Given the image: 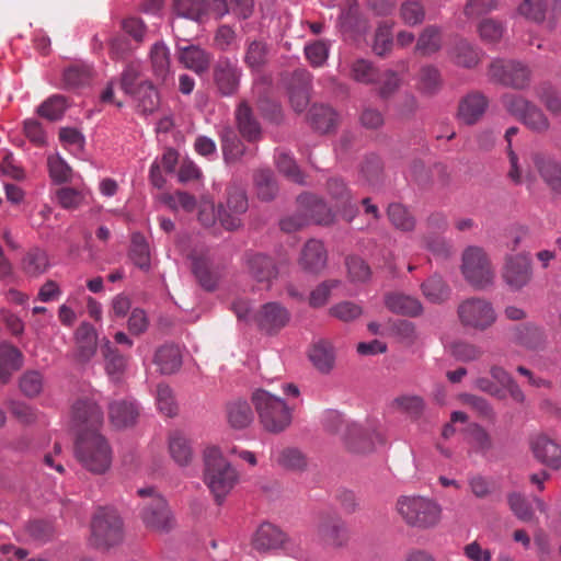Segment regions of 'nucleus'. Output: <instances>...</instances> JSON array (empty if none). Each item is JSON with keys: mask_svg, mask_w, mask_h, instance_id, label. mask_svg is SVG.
<instances>
[{"mask_svg": "<svg viewBox=\"0 0 561 561\" xmlns=\"http://www.w3.org/2000/svg\"><path fill=\"white\" fill-rule=\"evenodd\" d=\"M204 482L220 505L239 482V472L217 447L204 453Z\"/></svg>", "mask_w": 561, "mask_h": 561, "instance_id": "1", "label": "nucleus"}, {"mask_svg": "<svg viewBox=\"0 0 561 561\" xmlns=\"http://www.w3.org/2000/svg\"><path fill=\"white\" fill-rule=\"evenodd\" d=\"M75 456L79 463L93 474H104L112 465V449L98 431L79 434Z\"/></svg>", "mask_w": 561, "mask_h": 561, "instance_id": "2", "label": "nucleus"}, {"mask_svg": "<svg viewBox=\"0 0 561 561\" xmlns=\"http://www.w3.org/2000/svg\"><path fill=\"white\" fill-rule=\"evenodd\" d=\"M252 403L262 427L270 433L284 432L293 421V409L279 397L264 389L252 393Z\"/></svg>", "mask_w": 561, "mask_h": 561, "instance_id": "3", "label": "nucleus"}, {"mask_svg": "<svg viewBox=\"0 0 561 561\" xmlns=\"http://www.w3.org/2000/svg\"><path fill=\"white\" fill-rule=\"evenodd\" d=\"M90 543L98 549H111L124 540V523L116 510L99 507L90 523Z\"/></svg>", "mask_w": 561, "mask_h": 561, "instance_id": "4", "label": "nucleus"}, {"mask_svg": "<svg viewBox=\"0 0 561 561\" xmlns=\"http://www.w3.org/2000/svg\"><path fill=\"white\" fill-rule=\"evenodd\" d=\"M397 511L408 525L421 528L432 527L440 518L439 505L423 496H400Z\"/></svg>", "mask_w": 561, "mask_h": 561, "instance_id": "5", "label": "nucleus"}, {"mask_svg": "<svg viewBox=\"0 0 561 561\" xmlns=\"http://www.w3.org/2000/svg\"><path fill=\"white\" fill-rule=\"evenodd\" d=\"M457 317L463 328L479 332L490 329L497 319L492 302L480 297L462 300L457 307Z\"/></svg>", "mask_w": 561, "mask_h": 561, "instance_id": "6", "label": "nucleus"}, {"mask_svg": "<svg viewBox=\"0 0 561 561\" xmlns=\"http://www.w3.org/2000/svg\"><path fill=\"white\" fill-rule=\"evenodd\" d=\"M461 272L465 279L473 287L482 289L491 285L494 270L482 248L468 247L462 253Z\"/></svg>", "mask_w": 561, "mask_h": 561, "instance_id": "7", "label": "nucleus"}, {"mask_svg": "<svg viewBox=\"0 0 561 561\" xmlns=\"http://www.w3.org/2000/svg\"><path fill=\"white\" fill-rule=\"evenodd\" d=\"M138 494L147 499L141 512V519L146 527L158 533L170 531L174 527V519L165 500L152 488L139 489Z\"/></svg>", "mask_w": 561, "mask_h": 561, "instance_id": "8", "label": "nucleus"}, {"mask_svg": "<svg viewBox=\"0 0 561 561\" xmlns=\"http://www.w3.org/2000/svg\"><path fill=\"white\" fill-rule=\"evenodd\" d=\"M488 76L495 83L524 90L529 85L530 69L518 60L499 58L489 65Z\"/></svg>", "mask_w": 561, "mask_h": 561, "instance_id": "9", "label": "nucleus"}, {"mask_svg": "<svg viewBox=\"0 0 561 561\" xmlns=\"http://www.w3.org/2000/svg\"><path fill=\"white\" fill-rule=\"evenodd\" d=\"M213 83L220 96H233L238 93L242 78V69L237 60L220 57L213 67Z\"/></svg>", "mask_w": 561, "mask_h": 561, "instance_id": "10", "label": "nucleus"}, {"mask_svg": "<svg viewBox=\"0 0 561 561\" xmlns=\"http://www.w3.org/2000/svg\"><path fill=\"white\" fill-rule=\"evenodd\" d=\"M249 204L245 192L240 187H229L227 204L219 205L218 220L227 230H234L241 226L240 215L248 210Z\"/></svg>", "mask_w": 561, "mask_h": 561, "instance_id": "11", "label": "nucleus"}, {"mask_svg": "<svg viewBox=\"0 0 561 561\" xmlns=\"http://www.w3.org/2000/svg\"><path fill=\"white\" fill-rule=\"evenodd\" d=\"M317 534L324 545L332 548H341L348 540L346 525L335 513L323 512L319 515Z\"/></svg>", "mask_w": 561, "mask_h": 561, "instance_id": "12", "label": "nucleus"}, {"mask_svg": "<svg viewBox=\"0 0 561 561\" xmlns=\"http://www.w3.org/2000/svg\"><path fill=\"white\" fill-rule=\"evenodd\" d=\"M530 159L548 188L556 194H561V161L556 154L549 151H535Z\"/></svg>", "mask_w": 561, "mask_h": 561, "instance_id": "13", "label": "nucleus"}, {"mask_svg": "<svg viewBox=\"0 0 561 561\" xmlns=\"http://www.w3.org/2000/svg\"><path fill=\"white\" fill-rule=\"evenodd\" d=\"M341 436L347 448L354 453L365 454L375 448V444L383 443L380 433L374 431L368 432L356 423H345L341 427Z\"/></svg>", "mask_w": 561, "mask_h": 561, "instance_id": "14", "label": "nucleus"}, {"mask_svg": "<svg viewBox=\"0 0 561 561\" xmlns=\"http://www.w3.org/2000/svg\"><path fill=\"white\" fill-rule=\"evenodd\" d=\"M71 419L81 433L98 431L103 423V412L100 407L90 398H79L72 405Z\"/></svg>", "mask_w": 561, "mask_h": 561, "instance_id": "15", "label": "nucleus"}, {"mask_svg": "<svg viewBox=\"0 0 561 561\" xmlns=\"http://www.w3.org/2000/svg\"><path fill=\"white\" fill-rule=\"evenodd\" d=\"M530 260L522 254L507 256L502 271L505 284L512 290H519L531 279Z\"/></svg>", "mask_w": 561, "mask_h": 561, "instance_id": "16", "label": "nucleus"}, {"mask_svg": "<svg viewBox=\"0 0 561 561\" xmlns=\"http://www.w3.org/2000/svg\"><path fill=\"white\" fill-rule=\"evenodd\" d=\"M298 210L307 217L308 224L313 221L319 225H330L334 220V213L327 203L311 194L304 193L297 197Z\"/></svg>", "mask_w": 561, "mask_h": 561, "instance_id": "17", "label": "nucleus"}, {"mask_svg": "<svg viewBox=\"0 0 561 561\" xmlns=\"http://www.w3.org/2000/svg\"><path fill=\"white\" fill-rule=\"evenodd\" d=\"M287 542V535L271 523L260 525L252 538V547L259 552L286 549Z\"/></svg>", "mask_w": 561, "mask_h": 561, "instance_id": "18", "label": "nucleus"}, {"mask_svg": "<svg viewBox=\"0 0 561 561\" xmlns=\"http://www.w3.org/2000/svg\"><path fill=\"white\" fill-rule=\"evenodd\" d=\"M327 191L334 203L336 211L344 219L351 221L356 216L358 209L346 184L341 179L332 178L327 183Z\"/></svg>", "mask_w": 561, "mask_h": 561, "instance_id": "19", "label": "nucleus"}, {"mask_svg": "<svg viewBox=\"0 0 561 561\" xmlns=\"http://www.w3.org/2000/svg\"><path fill=\"white\" fill-rule=\"evenodd\" d=\"M311 78V73L306 69H297L291 76L288 87L289 101L297 113L305 111L309 104Z\"/></svg>", "mask_w": 561, "mask_h": 561, "instance_id": "20", "label": "nucleus"}, {"mask_svg": "<svg viewBox=\"0 0 561 561\" xmlns=\"http://www.w3.org/2000/svg\"><path fill=\"white\" fill-rule=\"evenodd\" d=\"M247 270L249 275L255 282L263 284L265 288H270L273 279H275L278 274L277 266L273 259L261 253L248 255Z\"/></svg>", "mask_w": 561, "mask_h": 561, "instance_id": "21", "label": "nucleus"}, {"mask_svg": "<svg viewBox=\"0 0 561 561\" xmlns=\"http://www.w3.org/2000/svg\"><path fill=\"white\" fill-rule=\"evenodd\" d=\"M530 446L538 461L553 470L561 468V446L558 443L540 434L531 439Z\"/></svg>", "mask_w": 561, "mask_h": 561, "instance_id": "22", "label": "nucleus"}, {"mask_svg": "<svg viewBox=\"0 0 561 561\" xmlns=\"http://www.w3.org/2000/svg\"><path fill=\"white\" fill-rule=\"evenodd\" d=\"M488 106V98L479 91H472L460 100L458 117L463 124L473 125L483 116Z\"/></svg>", "mask_w": 561, "mask_h": 561, "instance_id": "23", "label": "nucleus"}, {"mask_svg": "<svg viewBox=\"0 0 561 561\" xmlns=\"http://www.w3.org/2000/svg\"><path fill=\"white\" fill-rule=\"evenodd\" d=\"M288 320V311L278 302H267L263 305L255 316V321L259 327L268 333L280 330L287 324Z\"/></svg>", "mask_w": 561, "mask_h": 561, "instance_id": "24", "label": "nucleus"}, {"mask_svg": "<svg viewBox=\"0 0 561 561\" xmlns=\"http://www.w3.org/2000/svg\"><path fill=\"white\" fill-rule=\"evenodd\" d=\"M76 357L81 363L89 362L96 353L98 334L94 327L82 322L75 332Z\"/></svg>", "mask_w": 561, "mask_h": 561, "instance_id": "25", "label": "nucleus"}, {"mask_svg": "<svg viewBox=\"0 0 561 561\" xmlns=\"http://www.w3.org/2000/svg\"><path fill=\"white\" fill-rule=\"evenodd\" d=\"M328 255L323 243L311 239L304 245L298 262L302 270L310 273H319L325 267Z\"/></svg>", "mask_w": 561, "mask_h": 561, "instance_id": "26", "label": "nucleus"}, {"mask_svg": "<svg viewBox=\"0 0 561 561\" xmlns=\"http://www.w3.org/2000/svg\"><path fill=\"white\" fill-rule=\"evenodd\" d=\"M179 60L187 69L197 75L205 73L211 61V54L195 45L180 46Z\"/></svg>", "mask_w": 561, "mask_h": 561, "instance_id": "27", "label": "nucleus"}, {"mask_svg": "<svg viewBox=\"0 0 561 561\" xmlns=\"http://www.w3.org/2000/svg\"><path fill=\"white\" fill-rule=\"evenodd\" d=\"M101 352L107 375L111 379L118 381L127 368L129 357L122 354L107 339H103Z\"/></svg>", "mask_w": 561, "mask_h": 561, "instance_id": "28", "label": "nucleus"}, {"mask_svg": "<svg viewBox=\"0 0 561 561\" xmlns=\"http://www.w3.org/2000/svg\"><path fill=\"white\" fill-rule=\"evenodd\" d=\"M443 47V32L437 25H427L419 34L414 46V54L430 57Z\"/></svg>", "mask_w": 561, "mask_h": 561, "instance_id": "29", "label": "nucleus"}, {"mask_svg": "<svg viewBox=\"0 0 561 561\" xmlns=\"http://www.w3.org/2000/svg\"><path fill=\"white\" fill-rule=\"evenodd\" d=\"M444 85L440 70L434 65H424L416 76V90L426 96L436 95Z\"/></svg>", "mask_w": 561, "mask_h": 561, "instance_id": "30", "label": "nucleus"}, {"mask_svg": "<svg viewBox=\"0 0 561 561\" xmlns=\"http://www.w3.org/2000/svg\"><path fill=\"white\" fill-rule=\"evenodd\" d=\"M236 122L240 134L248 141H255L261 137V126L247 101H241L237 106Z\"/></svg>", "mask_w": 561, "mask_h": 561, "instance_id": "31", "label": "nucleus"}, {"mask_svg": "<svg viewBox=\"0 0 561 561\" xmlns=\"http://www.w3.org/2000/svg\"><path fill=\"white\" fill-rule=\"evenodd\" d=\"M153 363L162 375L176 373L182 366V354L179 346L173 344L160 346L154 353Z\"/></svg>", "mask_w": 561, "mask_h": 561, "instance_id": "32", "label": "nucleus"}, {"mask_svg": "<svg viewBox=\"0 0 561 561\" xmlns=\"http://www.w3.org/2000/svg\"><path fill=\"white\" fill-rule=\"evenodd\" d=\"M309 359L318 371L329 374L335 364V351L331 342H316L309 350Z\"/></svg>", "mask_w": 561, "mask_h": 561, "instance_id": "33", "label": "nucleus"}, {"mask_svg": "<svg viewBox=\"0 0 561 561\" xmlns=\"http://www.w3.org/2000/svg\"><path fill=\"white\" fill-rule=\"evenodd\" d=\"M23 365L22 352L9 343L0 344V382L7 383Z\"/></svg>", "mask_w": 561, "mask_h": 561, "instance_id": "34", "label": "nucleus"}, {"mask_svg": "<svg viewBox=\"0 0 561 561\" xmlns=\"http://www.w3.org/2000/svg\"><path fill=\"white\" fill-rule=\"evenodd\" d=\"M545 330L531 322L514 328V340L529 350H541L546 344Z\"/></svg>", "mask_w": 561, "mask_h": 561, "instance_id": "35", "label": "nucleus"}, {"mask_svg": "<svg viewBox=\"0 0 561 561\" xmlns=\"http://www.w3.org/2000/svg\"><path fill=\"white\" fill-rule=\"evenodd\" d=\"M386 306L390 311L408 317H417L423 312V306L417 298L402 293L387 295Z\"/></svg>", "mask_w": 561, "mask_h": 561, "instance_id": "36", "label": "nucleus"}, {"mask_svg": "<svg viewBox=\"0 0 561 561\" xmlns=\"http://www.w3.org/2000/svg\"><path fill=\"white\" fill-rule=\"evenodd\" d=\"M311 126L320 133H330L337 126L339 114L329 105L314 104L308 113Z\"/></svg>", "mask_w": 561, "mask_h": 561, "instance_id": "37", "label": "nucleus"}, {"mask_svg": "<svg viewBox=\"0 0 561 561\" xmlns=\"http://www.w3.org/2000/svg\"><path fill=\"white\" fill-rule=\"evenodd\" d=\"M49 267L48 255L41 248L30 249L21 260V270L30 277H38Z\"/></svg>", "mask_w": 561, "mask_h": 561, "instance_id": "38", "label": "nucleus"}, {"mask_svg": "<svg viewBox=\"0 0 561 561\" xmlns=\"http://www.w3.org/2000/svg\"><path fill=\"white\" fill-rule=\"evenodd\" d=\"M111 423L117 428H124L135 424L138 409L131 401H115L108 409Z\"/></svg>", "mask_w": 561, "mask_h": 561, "instance_id": "39", "label": "nucleus"}, {"mask_svg": "<svg viewBox=\"0 0 561 561\" xmlns=\"http://www.w3.org/2000/svg\"><path fill=\"white\" fill-rule=\"evenodd\" d=\"M192 270L199 285L208 291L216 289L220 273L210 266L209 261L203 256L192 257Z\"/></svg>", "mask_w": 561, "mask_h": 561, "instance_id": "40", "label": "nucleus"}, {"mask_svg": "<svg viewBox=\"0 0 561 561\" xmlns=\"http://www.w3.org/2000/svg\"><path fill=\"white\" fill-rule=\"evenodd\" d=\"M169 453L173 461L186 467L193 460V449L188 439L180 432H173L169 436Z\"/></svg>", "mask_w": 561, "mask_h": 561, "instance_id": "41", "label": "nucleus"}, {"mask_svg": "<svg viewBox=\"0 0 561 561\" xmlns=\"http://www.w3.org/2000/svg\"><path fill=\"white\" fill-rule=\"evenodd\" d=\"M450 60L463 68H473L479 62L478 50L466 39H458L448 50Z\"/></svg>", "mask_w": 561, "mask_h": 561, "instance_id": "42", "label": "nucleus"}, {"mask_svg": "<svg viewBox=\"0 0 561 561\" xmlns=\"http://www.w3.org/2000/svg\"><path fill=\"white\" fill-rule=\"evenodd\" d=\"M423 296L432 304H443L450 297V287L439 275H432L421 284Z\"/></svg>", "mask_w": 561, "mask_h": 561, "instance_id": "43", "label": "nucleus"}, {"mask_svg": "<svg viewBox=\"0 0 561 561\" xmlns=\"http://www.w3.org/2000/svg\"><path fill=\"white\" fill-rule=\"evenodd\" d=\"M150 60L157 80L164 82L170 75V51L162 43H156L150 50Z\"/></svg>", "mask_w": 561, "mask_h": 561, "instance_id": "44", "label": "nucleus"}, {"mask_svg": "<svg viewBox=\"0 0 561 561\" xmlns=\"http://www.w3.org/2000/svg\"><path fill=\"white\" fill-rule=\"evenodd\" d=\"M398 14L404 25L414 27L425 21L426 10L420 0H405L400 4Z\"/></svg>", "mask_w": 561, "mask_h": 561, "instance_id": "45", "label": "nucleus"}, {"mask_svg": "<svg viewBox=\"0 0 561 561\" xmlns=\"http://www.w3.org/2000/svg\"><path fill=\"white\" fill-rule=\"evenodd\" d=\"M469 444L473 450L485 457L494 448L491 434L481 425L472 423L468 426Z\"/></svg>", "mask_w": 561, "mask_h": 561, "instance_id": "46", "label": "nucleus"}, {"mask_svg": "<svg viewBox=\"0 0 561 561\" xmlns=\"http://www.w3.org/2000/svg\"><path fill=\"white\" fill-rule=\"evenodd\" d=\"M173 10L179 18L201 22L207 13L206 0H173Z\"/></svg>", "mask_w": 561, "mask_h": 561, "instance_id": "47", "label": "nucleus"}, {"mask_svg": "<svg viewBox=\"0 0 561 561\" xmlns=\"http://www.w3.org/2000/svg\"><path fill=\"white\" fill-rule=\"evenodd\" d=\"M220 139L226 161H237L244 153V146L231 127L221 129Z\"/></svg>", "mask_w": 561, "mask_h": 561, "instance_id": "48", "label": "nucleus"}, {"mask_svg": "<svg viewBox=\"0 0 561 561\" xmlns=\"http://www.w3.org/2000/svg\"><path fill=\"white\" fill-rule=\"evenodd\" d=\"M227 419L233 428H244L253 421V413L248 402L234 401L227 405Z\"/></svg>", "mask_w": 561, "mask_h": 561, "instance_id": "49", "label": "nucleus"}, {"mask_svg": "<svg viewBox=\"0 0 561 561\" xmlns=\"http://www.w3.org/2000/svg\"><path fill=\"white\" fill-rule=\"evenodd\" d=\"M378 69L367 59L358 58L350 66V76L356 82L363 84H375L378 79Z\"/></svg>", "mask_w": 561, "mask_h": 561, "instance_id": "50", "label": "nucleus"}, {"mask_svg": "<svg viewBox=\"0 0 561 561\" xmlns=\"http://www.w3.org/2000/svg\"><path fill=\"white\" fill-rule=\"evenodd\" d=\"M393 23L382 21L378 24L373 43V50L380 57L387 56L393 46Z\"/></svg>", "mask_w": 561, "mask_h": 561, "instance_id": "51", "label": "nucleus"}, {"mask_svg": "<svg viewBox=\"0 0 561 561\" xmlns=\"http://www.w3.org/2000/svg\"><path fill=\"white\" fill-rule=\"evenodd\" d=\"M129 256L131 261L141 270L150 267V251L145 237L140 233H134L131 238Z\"/></svg>", "mask_w": 561, "mask_h": 561, "instance_id": "52", "label": "nucleus"}, {"mask_svg": "<svg viewBox=\"0 0 561 561\" xmlns=\"http://www.w3.org/2000/svg\"><path fill=\"white\" fill-rule=\"evenodd\" d=\"M91 68L84 65H73L65 69L62 75L64 85L67 89H77L89 84Z\"/></svg>", "mask_w": 561, "mask_h": 561, "instance_id": "53", "label": "nucleus"}, {"mask_svg": "<svg viewBox=\"0 0 561 561\" xmlns=\"http://www.w3.org/2000/svg\"><path fill=\"white\" fill-rule=\"evenodd\" d=\"M527 128L536 133H546L550 128V123L545 113L534 103L527 107L519 119Z\"/></svg>", "mask_w": 561, "mask_h": 561, "instance_id": "54", "label": "nucleus"}, {"mask_svg": "<svg viewBox=\"0 0 561 561\" xmlns=\"http://www.w3.org/2000/svg\"><path fill=\"white\" fill-rule=\"evenodd\" d=\"M388 218L391 224L402 231H411L415 227V219L409 210L399 203H392L388 206Z\"/></svg>", "mask_w": 561, "mask_h": 561, "instance_id": "55", "label": "nucleus"}, {"mask_svg": "<svg viewBox=\"0 0 561 561\" xmlns=\"http://www.w3.org/2000/svg\"><path fill=\"white\" fill-rule=\"evenodd\" d=\"M131 96L137 99L138 107L145 114L152 113L158 107V92L153 84L147 80L139 85V91Z\"/></svg>", "mask_w": 561, "mask_h": 561, "instance_id": "56", "label": "nucleus"}, {"mask_svg": "<svg viewBox=\"0 0 561 561\" xmlns=\"http://www.w3.org/2000/svg\"><path fill=\"white\" fill-rule=\"evenodd\" d=\"M330 45L329 41L319 39L305 46V56L312 67L318 68L325 64L330 53Z\"/></svg>", "mask_w": 561, "mask_h": 561, "instance_id": "57", "label": "nucleus"}, {"mask_svg": "<svg viewBox=\"0 0 561 561\" xmlns=\"http://www.w3.org/2000/svg\"><path fill=\"white\" fill-rule=\"evenodd\" d=\"M141 67L139 64L131 62L124 69L119 87L125 94L133 95L139 91V85L144 82L140 80Z\"/></svg>", "mask_w": 561, "mask_h": 561, "instance_id": "58", "label": "nucleus"}, {"mask_svg": "<svg viewBox=\"0 0 561 561\" xmlns=\"http://www.w3.org/2000/svg\"><path fill=\"white\" fill-rule=\"evenodd\" d=\"M548 0H523L518 12L525 19L535 23H541L546 19Z\"/></svg>", "mask_w": 561, "mask_h": 561, "instance_id": "59", "label": "nucleus"}, {"mask_svg": "<svg viewBox=\"0 0 561 561\" xmlns=\"http://www.w3.org/2000/svg\"><path fill=\"white\" fill-rule=\"evenodd\" d=\"M156 401L159 411L172 417L178 413V405L172 389L165 383H159L156 390Z\"/></svg>", "mask_w": 561, "mask_h": 561, "instance_id": "60", "label": "nucleus"}, {"mask_svg": "<svg viewBox=\"0 0 561 561\" xmlns=\"http://www.w3.org/2000/svg\"><path fill=\"white\" fill-rule=\"evenodd\" d=\"M401 77L394 70L388 69L382 73L378 72V79L376 82L379 85L378 95L381 99L390 98L399 90V88L401 87Z\"/></svg>", "mask_w": 561, "mask_h": 561, "instance_id": "61", "label": "nucleus"}, {"mask_svg": "<svg viewBox=\"0 0 561 561\" xmlns=\"http://www.w3.org/2000/svg\"><path fill=\"white\" fill-rule=\"evenodd\" d=\"M66 108V98L56 94L47 99L44 103H42V105L37 110V113L49 121H57L64 115Z\"/></svg>", "mask_w": 561, "mask_h": 561, "instance_id": "62", "label": "nucleus"}, {"mask_svg": "<svg viewBox=\"0 0 561 561\" xmlns=\"http://www.w3.org/2000/svg\"><path fill=\"white\" fill-rule=\"evenodd\" d=\"M259 197L264 201L272 199L277 191L274 175L270 170H260L254 175Z\"/></svg>", "mask_w": 561, "mask_h": 561, "instance_id": "63", "label": "nucleus"}, {"mask_svg": "<svg viewBox=\"0 0 561 561\" xmlns=\"http://www.w3.org/2000/svg\"><path fill=\"white\" fill-rule=\"evenodd\" d=\"M20 389L28 398L37 397L43 390V376L37 370H27L20 378Z\"/></svg>", "mask_w": 561, "mask_h": 561, "instance_id": "64", "label": "nucleus"}]
</instances>
